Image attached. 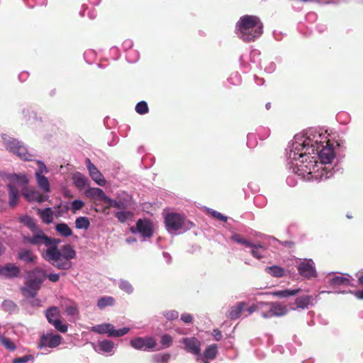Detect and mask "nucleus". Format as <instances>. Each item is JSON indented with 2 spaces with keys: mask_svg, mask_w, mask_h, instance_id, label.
I'll use <instances>...</instances> for the list:
<instances>
[{
  "mask_svg": "<svg viewBox=\"0 0 363 363\" xmlns=\"http://www.w3.org/2000/svg\"><path fill=\"white\" fill-rule=\"evenodd\" d=\"M43 257L51 265L60 270H69L72 267V259L76 257V251L71 245H64L60 249L58 245L60 239L49 237Z\"/></svg>",
  "mask_w": 363,
  "mask_h": 363,
  "instance_id": "obj_2",
  "label": "nucleus"
},
{
  "mask_svg": "<svg viewBox=\"0 0 363 363\" xmlns=\"http://www.w3.org/2000/svg\"><path fill=\"white\" fill-rule=\"evenodd\" d=\"M45 316L49 323L52 324L57 330L62 333L67 331L68 327L66 324L62 323L60 311L57 307L49 308L45 312Z\"/></svg>",
  "mask_w": 363,
  "mask_h": 363,
  "instance_id": "obj_11",
  "label": "nucleus"
},
{
  "mask_svg": "<svg viewBox=\"0 0 363 363\" xmlns=\"http://www.w3.org/2000/svg\"><path fill=\"white\" fill-rule=\"evenodd\" d=\"M84 206V202L82 200L75 199L72 202V212L74 213L77 211L82 209Z\"/></svg>",
  "mask_w": 363,
  "mask_h": 363,
  "instance_id": "obj_52",
  "label": "nucleus"
},
{
  "mask_svg": "<svg viewBox=\"0 0 363 363\" xmlns=\"http://www.w3.org/2000/svg\"><path fill=\"white\" fill-rule=\"evenodd\" d=\"M236 34L245 42L255 41L262 33V23L255 16L245 15L236 23Z\"/></svg>",
  "mask_w": 363,
  "mask_h": 363,
  "instance_id": "obj_3",
  "label": "nucleus"
},
{
  "mask_svg": "<svg viewBox=\"0 0 363 363\" xmlns=\"http://www.w3.org/2000/svg\"><path fill=\"white\" fill-rule=\"evenodd\" d=\"M245 303L244 302H240L236 306L230 307L227 313V317L231 320H235L238 318L241 313L242 312Z\"/></svg>",
  "mask_w": 363,
  "mask_h": 363,
  "instance_id": "obj_28",
  "label": "nucleus"
},
{
  "mask_svg": "<svg viewBox=\"0 0 363 363\" xmlns=\"http://www.w3.org/2000/svg\"><path fill=\"white\" fill-rule=\"evenodd\" d=\"M167 231L172 235L183 234L192 229L195 224L182 213L169 212L164 216Z\"/></svg>",
  "mask_w": 363,
  "mask_h": 363,
  "instance_id": "obj_4",
  "label": "nucleus"
},
{
  "mask_svg": "<svg viewBox=\"0 0 363 363\" xmlns=\"http://www.w3.org/2000/svg\"><path fill=\"white\" fill-rule=\"evenodd\" d=\"M62 340V337L52 333L43 334L38 342V347L43 349L45 347L55 348L59 346Z\"/></svg>",
  "mask_w": 363,
  "mask_h": 363,
  "instance_id": "obj_12",
  "label": "nucleus"
},
{
  "mask_svg": "<svg viewBox=\"0 0 363 363\" xmlns=\"http://www.w3.org/2000/svg\"><path fill=\"white\" fill-rule=\"evenodd\" d=\"M18 257L20 259L27 262L31 263L35 259V256L29 250H23L18 253Z\"/></svg>",
  "mask_w": 363,
  "mask_h": 363,
  "instance_id": "obj_38",
  "label": "nucleus"
},
{
  "mask_svg": "<svg viewBox=\"0 0 363 363\" xmlns=\"http://www.w3.org/2000/svg\"><path fill=\"white\" fill-rule=\"evenodd\" d=\"M55 230L57 233L64 237H69L72 234L71 228L68 226L67 224L64 223L57 224L55 226Z\"/></svg>",
  "mask_w": 363,
  "mask_h": 363,
  "instance_id": "obj_34",
  "label": "nucleus"
},
{
  "mask_svg": "<svg viewBox=\"0 0 363 363\" xmlns=\"http://www.w3.org/2000/svg\"><path fill=\"white\" fill-rule=\"evenodd\" d=\"M1 138L5 148L21 160L31 161L35 157V155L28 150L26 146L16 138L6 134H2Z\"/></svg>",
  "mask_w": 363,
  "mask_h": 363,
  "instance_id": "obj_6",
  "label": "nucleus"
},
{
  "mask_svg": "<svg viewBox=\"0 0 363 363\" xmlns=\"http://www.w3.org/2000/svg\"><path fill=\"white\" fill-rule=\"evenodd\" d=\"M90 226V221L87 217L80 216L75 220V227L77 229L87 230Z\"/></svg>",
  "mask_w": 363,
  "mask_h": 363,
  "instance_id": "obj_35",
  "label": "nucleus"
},
{
  "mask_svg": "<svg viewBox=\"0 0 363 363\" xmlns=\"http://www.w3.org/2000/svg\"><path fill=\"white\" fill-rule=\"evenodd\" d=\"M91 330L98 334H107L108 337H118L127 334L130 331V328L124 327L116 330L111 323H102L93 326Z\"/></svg>",
  "mask_w": 363,
  "mask_h": 363,
  "instance_id": "obj_8",
  "label": "nucleus"
},
{
  "mask_svg": "<svg viewBox=\"0 0 363 363\" xmlns=\"http://www.w3.org/2000/svg\"><path fill=\"white\" fill-rule=\"evenodd\" d=\"M130 345L132 347L138 350H142L145 352H152L155 351L157 343L156 340L150 336L144 337H135L130 340Z\"/></svg>",
  "mask_w": 363,
  "mask_h": 363,
  "instance_id": "obj_9",
  "label": "nucleus"
},
{
  "mask_svg": "<svg viewBox=\"0 0 363 363\" xmlns=\"http://www.w3.org/2000/svg\"><path fill=\"white\" fill-rule=\"evenodd\" d=\"M72 179L74 185L79 189L85 187L89 184L88 179L79 172L73 174Z\"/></svg>",
  "mask_w": 363,
  "mask_h": 363,
  "instance_id": "obj_30",
  "label": "nucleus"
},
{
  "mask_svg": "<svg viewBox=\"0 0 363 363\" xmlns=\"http://www.w3.org/2000/svg\"><path fill=\"white\" fill-rule=\"evenodd\" d=\"M265 272L272 277L277 278L282 277L285 274L284 269L277 265H272L266 267Z\"/></svg>",
  "mask_w": 363,
  "mask_h": 363,
  "instance_id": "obj_31",
  "label": "nucleus"
},
{
  "mask_svg": "<svg viewBox=\"0 0 363 363\" xmlns=\"http://www.w3.org/2000/svg\"><path fill=\"white\" fill-rule=\"evenodd\" d=\"M172 344V337L169 335H163L160 337V349L168 348Z\"/></svg>",
  "mask_w": 363,
  "mask_h": 363,
  "instance_id": "obj_43",
  "label": "nucleus"
},
{
  "mask_svg": "<svg viewBox=\"0 0 363 363\" xmlns=\"http://www.w3.org/2000/svg\"><path fill=\"white\" fill-rule=\"evenodd\" d=\"M328 130L310 128L296 134L286 149V167L289 172L306 182H321L332 177L330 164L335 158L334 143L328 138Z\"/></svg>",
  "mask_w": 363,
  "mask_h": 363,
  "instance_id": "obj_1",
  "label": "nucleus"
},
{
  "mask_svg": "<svg viewBox=\"0 0 363 363\" xmlns=\"http://www.w3.org/2000/svg\"><path fill=\"white\" fill-rule=\"evenodd\" d=\"M115 304V299L112 296H102L97 301V307L103 310L108 306H113Z\"/></svg>",
  "mask_w": 363,
  "mask_h": 363,
  "instance_id": "obj_33",
  "label": "nucleus"
},
{
  "mask_svg": "<svg viewBox=\"0 0 363 363\" xmlns=\"http://www.w3.org/2000/svg\"><path fill=\"white\" fill-rule=\"evenodd\" d=\"M36 183L38 186L45 193H48L50 191V184L48 181V179L44 175L42 176H35Z\"/></svg>",
  "mask_w": 363,
  "mask_h": 363,
  "instance_id": "obj_32",
  "label": "nucleus"
},
{
  "mask_svg": "<svg viewBox=\"0 0 363 363\" xmlns=\"http://www.w3.org/2000/svg\"><path fill=\"white\" fill-rule=\"evenodd\" d=\"M2 307L5 311L13 312L16 308V305L15 303L11 300H5L2 303Z\"/></svg>",
  "mask_w": 363,
  "mask_h": 363,
  "instance_id": "obj_50",
  "label": "nucleus"
},
{
  "mask_svg": "<svg viewBox=\"0 0 363 363\" xmlns=\"http://www.w3.org/2000/svg\"><path fill=\"white\" fill-rule=\"evenodd\" d=\"M354 296L359 299H363V290H358L354 292Z\"/></svg>",
  "mask_w": 363,
  "mask_h": 363,
  "instance_id": "obj_64",
  "label": "nucleus"
},
{
  "mask_svg": "<svg viewBox=\"0 0 363 363\" xmlns=\"http://www.w3.org/2000/svg\"><path fill=\"white\" fill-rule=\"evenodd\" d=\"M32 235H25L23 238L25 243H28L33 245H44L46 246L47 242H48L49 237L45 235L42 229L39 227L32 230Z\"/></svg>",
  "mask_w": 363,
  "mask_h": 363,
  "instance_id": "obj_13",
  "label": "nucleus"
},
{
  "mask_svg": "<svg viewBox=\"0 0 363 363\" xmlns=\"http://www.w3.org/2000/svg\"><path fill=\"white\" fill-rule=\"evenodd\" d=\"M208 211L209 212V213L211 214V216L213 217H214L216 218H218V219H219V220H220L222 221L225 222L228 220V217L224 216V215H223L220 212H218V211H216L215 210L210 209V208L208 209Z\"/></svg>",
  "mask_w": 363,
  "mask_h": 363,
  "instance_id": "obj_53",
  "label": "nucleus"
},
{
  "mask_svg": "<svg viewBox=\"0 0 363 363\" xmlns=\"http://www.w3.org/2000/svg\"><path fill=\"white\" fill-rule=\"evenodd\" d=\"M104 202L107 203L110 207L116 208L120 210L124 209L125 208L123 202L110 199L108 196L106 197Z\"/></svg>",
  "mask_w": 363,
  "mask_h": 363,
  "instance_id": "obj_40",
  "label": "nucleus"
},
{
  "mask_svg": "<svg viewBox=\"0 0 363 363\" xmlns=\"http://www.w3.org/2000/svg\"><path fill=\"white\" fill-rule=\"evenodd\" d=\"M45 277L46 274L42 269L35 268L30 272L28 274L26 286L21 289L24 296L33 298Z\"/></svg>",
  "mask_w": 363,
  "mask_h": 363,
  "instance_id": "obj_7",
  "label": "nucleus"
},
{
  "mask_svg": "<svg viewBox=\"0 0 363 363\" xmlns=\"http://www.w3.org/2000/svg\"><path fill=\"white\" fill-rule=\"evenodd\" d=\"M0 343L9 351H14L16 349V345L11 340V339L4 336L0 335Z\"/></svg>",
  "mask_w": 363,
  "mask_h": 363,
  "instance_id": "obj_37",
  "label": "nucleus"
},
{
  "mask_svg": "<svg viewBox=\"0 0 363 363\" xmlns=\"http://www.w3.org/2000/svg\"><path fill=\"white\" fill-rule=\"evenodd\" d=\"M37 164H38V168L35 172V177L42 176L43 175V174L48 173L49 170L43 162L40 160H37Z\"/></svg>",
  "mask_w": 363,
  "mask_h": 363,
  "instance_id": "obj_46",
  "label": "nucleus"
},
{
  "mask_svg": "<svg viewBox=\"0 0 363 363\" xmlns=\"http://www.w3.org/2000/svg\"><path fill=\"white\" fill-rule=\"evenodd\" d=\"M34 357L31 354H26L23 357H16L13 359V363H26L29 361H33Z\"/></svg>",
  "mask_w": 363,
  "mask_h": 363,
  "instance_id": "obj_51",
  "label": "nucleus"
},
{
  "mask_svg": "<svg viewBox=\"0 0 363 363\" xmlns=\"http://www.w3.org/2000/svg\"><path fill=\"white\" fill-rule=\"evenodd\" d=\"M85 194L87 197L99 201L104 202L107 196L104 191L99 188L90 187L86 190Z\"/></svg>",
  "mask_w": 363,
  "mask_h": 363,
  "instance_id": "obj_24",
  "label": "nucleus"
},
{
  "mask_svg": "<svg viewBox=\"0 0 363 363\" xmlns=\"http://www.w3.org/2000/svg\"><path fill=\"white\" fill-rule=\"evenodd\" d=\"M296 180L292 177L289 176L286 178V183L290 186H294L296 184Z\"/></svg>",
  "mask_w": 363,
  "mask_h": 363,
  "instance_id": "obj_60",
  "label": "nucleus"
},
{
  "mask_svg": "<svg viewBox=\"0 0 363 363\" xmlns=\"http://www.w3.org/2000/svg\"><path fill=\"white\" fill-rule=\"evenodd\" d=\"M212 335L216 341L220 340L223 337L221 332L218 329L213 330Z\"/></svg>",
  "mask_w": 363,
  "mask_h": 363,
  "instance_id": "obj_59",
  "label": "nucleus"
},
{
  "mask_svg": "<svg viewBox=\"0 0 363 363\" xmlns=\"http://www.w3.org/2000/svg\"><path fill=\"white\" fill-rule=\"evenodd\" d=\"M181 320L184 323L190 324L193 322V317L189 313H184L181 315Z\"/></svg>",
  "mask_w": 363,
  "mask_h": 363,
  "instance_id": "obj_57",
  "label": "nucleus"
},
{
  "mask_svg": "<svg viewBox=\"0 0 363 363\" xmlns=\"http://www.w3.org/2000/svg\"><path fill=\"white\" fill-rule=\"evenodd\" d=\"M22 113H23L24 118L26 121L37 120L36 113H35V111H33L30 108H24L22 111Z\"/></svg>",
  "mask_w": 363,
  "mask_h": 363,
  "instance_id": "obj_47",
  "label": "nucleus"
},
{
  "mask_svg": "<svg viewBox=\"0 0 363 363\" xmlns=\"http://www.w3.org/2000/svg\"><path fill=\"white\" fill-rule=\"evenodd\" d=\"M37 213L44 223L50 224L53 222L54 213L51 208H38Z\"/></svg>",
  "mask_w": 363,
  "mask_h": 363,
  "instance_id": "obj_27",
  "label": "nucleus"
},
{
  "mask_svg": "<svg viewBox=\"0 0 363 363\" xmlns=\"http://www.w3.org/2000/svg\"><path fill=\"white\" fill-rule=\"evenodd\" d=\"M315 303V299L313 296L308 294H302L298 296L296 298L294 301V305L296 306V308L292 307V309L305 310L309 308L311 306H313Z\"/></svg>",
  "mask_w": 363,
  "mask_h": 363,
  "instance_id": "obj_19",
  "label": "nucleus"
},
{
  "mask_svg": "<svg viewBox=\"0 0 363 363\" xmlns=\"http://www.w3.org/2000/svg\"><path fill=\"white\" fill-rule=\"evenodd\" d=\"M164 317L168 320H176L179 318V312L174 310L163 312Z\"/></svg>",
  "mask_w": 363,
  "mask_h": 363,
  "instance_id": "obj_49",
  "label": "nucleus"
},
{
  "mask_svg": "<svg viewBox=\"0 0 363 363\" xmlns=\"http://www.w3.org/2000/svg\"><path fill=\"white\" fill-rule=\"evenodd\" d=\"M115 216L121 223H125L133 217V213L130 211H121L116 212Z\"/></svg>",
  "mask_w": 363,
  "mask_h": 363,
  "instance_id": "obj_39",
  "label": "nucleus"
},
{
  "mask_svg": "<svg viewBox=\"0 0 363 363\" xmlns=\"http://www.w3.org/2000/svg\"><path fill=\"white\" fill-rule=\"evenodd\" d=\"M353 279L352 277L347 274H341L340 275H335L332 278H330L328 280V283L330 286L335 288L340 286H353L352 284Z\"/></svg>",
  "mask_w": 363,
  "mask_h": 363,
  "instance_id": "obj_20",
  "label": "nucleus"
},
{
  "mask_svg": "<svg viewBox=\"0 0 363 363\" xmlns=\"http://www.w3.org/2000/svg\"><path fill=\"white\" fill-rule=\"evenodd\" d=\"M230 239L234 241L235 242L238 243V244H240V245H244L245 247H250V246H252V242H250V240L242 238L240 235L238 234V233H234Z\"/></svg>",
  "mask_w": 363,
  "mask_h": 363,
  "instance_id": "obj_36",
  "label": "nucleus"
},
{
  "mask_svg": "<svg viewBox=\"0 0 363 363\" xmlns=\"http://www.w3.org/2000/svg\"><path fill=\"white\" fill-rule=\"evenodd\" d=\"M20 272L19 267L12 263L0 265V276L5 279H11L16 278L19 276Z\"/></svg>",
  "mask_w": 363,
  "mask_h": 363,
  "instance_id": "obj_22",
  "label": "nucleus"
},
{
  "mask_svg": "<svg viewBox=\"0 0 363 363\" xmlns=\"http://www.w3.org/2000/svg\"><path fill=\"white\" fill-rule=\"evenodd\" d=\"M130 231L133 233H138L144 238H150L152 235L153 230L152 223L147 220H138L135 227H131Z\"/></svg>",
  "mask_w": 363,
  "mask_h": 363,
  "instance_id": "obj_17",
  "label": "nucleus"
},
{
  "mask_svg": "<svg viewBox=\"0 0 363 363\" xmlns=\"http://www.w3.org/2000/svg\"><path fill=\"white\" fill-rule=\"evenodd\" d=\"M135 111L140 115H144L148 113L149 108L147 104L145 101L138 102L135 106Z\"/></svg>",
  "mask_w": 363,
  "mask_h": 363,
  "instance_id": "obj_41",
  "label": "nucleus"
},
{
  "mask_svg": "<svg viewBox=\"0 0 363 363\" xmlns=\"http://www.w3.org/2000/svg\"><path fill=\"white\" fill-rule=\"evenodd\" d=\"M255 303V305H257V310L262 311V312H266L270 306L269 302L256 301Z\"/></svg>",
  "mask_w": 363,
  "mask_h": 363,
  "instance_id": "obj_55",
  "label": "nucleus"
},
{
  "mask_svg": "<svg viewBox=\"0 0 363 363\" xmlns=\"http://www.w3.org/2000/svg\"><path fill=\"white\" fill-rule=\"evenodd\" d=\"M228 81L233 85H238L241 82L240 75L238 72L233 73L228 78Z\"/></svg>",
  "mask_w": 363,
  "mask_h": 363,
  "instance_id": "obj_54",
  "label": "nucleus"
},
{
  "mask_svg": "<svg viewBox=\"0 0 363 363\" xmlns=\"http://www.w3.org/2000/svg\"><path fill=\"white\" fill-rule=\"evenodd\" d=\"M21 220L31 231L38 228L34 220L28 216L23 217Z\"/></svg>",
  "mask_w": 363,
  "mask_h": 363,
  "instance_id": "obj_45",
  "label": "nucleus"
},
{
  "mask_svg": "<svg viewBox=\"0 0 363 363\" xmlns=\"http://www.w3.org/2000/svg\"><path fill=\"white\" fill-rule=\"evenodd\" d=\"M181 342L184 345V349L189 353L195 356V360L197 361V357L201 351V342L195 337H184L182 338Z\"/></svg>",
  "mask_w": 363,
  "mask_h": 363,
  "instance_id": "obj_15",
  "label": "nucleus"
},
{
  "mask_svg": "<svg viewBox=\"0 0 363 363\" xmlns=\"http://www.w3.org/2000/svg\"><path fill=\"white\" fill-rule=\"evenodd\" d=\"M119 288L126 292L128 294H130L133 292V287L131 284L126 280H121L118 284Z\"/></svg>",
  "mask_w": 363,
  "mask_h": 363,
  "instance_id": "obj_44",
  "label": "nucleus"
},
{
  "mask_svg": "<svg viewBox=\"0 0 363 363\" xmlns=\"http://www.w3.org/2000/svg\"><path fill=\"white\" fill-rule=\"evenodd\" d=\"M218 354V346L216 344H211L206 347L204 352H200L197 357V363H210L214 359Z\"/></svg>",
  "mask_w": 363,
  "mask_h": 363,
  "instance_id": "obj_18",
  "label": "nucleus"
},
{
  "mask_svg": "<svg viewBox=\"0 0 363 363\" xmlns=\"http://www.w3.org/2000/svg\"><path fill=\"white\" fill-rule=\"evenodd\" d=\"M114 343L110 340H99L97 343V348L95 350L98 352L113 354Z\"/></svg>",
  "mask_w": 363,
  "mask_h": 363,
  "instance_id": "obj_25",
  "label": "nucleus"
},
{
  "mask_svg": "<svg viewBox=\"0 0 363 363\" xmlns=\"http://www.w3.org/2000/svg\"><path fill=\"white\" fill-rule=\"evenodd\" d=\"M125 57L130 63L136 62L139 59V52L135 50L130 49L127 51Z\"/></svg>",
  "mask_w": 363,
  "mask_h": 363,
  "instance_id": "obj_42",
  "label": "nucleus"
},
{
  "mask_svg": "<svg viewBox=\"0 0 363 363\" xmlns=\"http://www.w3.org/2000/svg\"><path fill=\"white\" fill-rule=\"evenodd\" d=\"M252 248L250 253L252 256L257 259H261L264 257V252L266 251V247L260 243L255 244L250 246Z\"/></svg>",
  "mask_w": 363,
  "mask_h": 363,
  "instance_id": "obj_29",
  "label": "nucleus"
},
{
  "mask_svg": "<svg viewBox=\"0 0 363 363\" xmlns=\"http://www.w3.org/2000/svg\"><path fill=\"white\" fill-rule=\"evenodd\" d=\"M65 312L69 316H75L78 315L79 310L76 303H72L70 306L66 307Z\"/></svg>",
  "mask_w": 363,
  "mask_h": 363,
  "instance_id": "obj_48",
  "label": "nucleus"
},
{
  "mask_svg": "<svg viewBox=\"0 0 363 363\" xmlns=\"http://www.w3.org/2000/svg\"><path fill=\"white\" fill-rule=\"evenodd\" d=\"M2 177L9 181V183L7 184L9 197V203L13 207L16 205L20 196L19 186H23L28 184V177L26 174H4Z\"/></svg>",
  "mask_w": 363,
  "mask_h": 363,
  "instance_id": "obj_5",
  "label": "nucleus"
},
{
  "mask_svg": "<svg viewBox=\"0 0 363 363\" xmlns=\"http://www.w3.org/2000/svg\"><path fill=\"white\" fill-rule=\"evenodd\" d=\"M260 55V51L257 49L252 50L250 53L242 54L240 57V64L243 71L247 72L252 69L250 63H245V60H250L256 67L262 68Z\"/></svg>",
  "mask_w": 363,
  "mask_h": 363,
  "instance_id": "obj_10",
  "label": "nucleus"
},
{
  "mask_svg": "<svg viewBox=\"0 0 363 363\" xmlns=\"http://www.w3.org/2000/svg\"><path fill=\"white\" fill-rule=\"evenodd\" d=\"M297 269L298 273L305 278L311 279L317 276L315 263L311 259L301 261L297 266Z\"/></svg>",
  "mask_w": 363,
  "mask_h": 363,
  "instance_id": "obj_14",
  "label": "nucleus"
},
{
  "mask_svg": "<svg viewBox=\"0 0 363 363\" xmlns=\"http://www.w3.org/2000/svg\"><path fill=\"white\" fill-rule=\"evenodd\" d=\"M46 277H48V279L52 282H57L60 279V274L57 273H51L46 274Z\"/></svg>",
  "mask_w": 363,
  "mask_h": 363,
  "instance_id": "obj_58",
  "label": "nucleus"
},
{
  "mask_svg": "<svg viewBox=\"0 0 363 363\" xmlns=\"http://www.w3.org/2000/svg\"><path fill=\"white\" fill-rule=\"evenodd\" d=\"M270 306L266 312H262V316L264 318L272 316H282L287 313V308L278 303H270Z\"/></svg>",
  "mask_w": 363,
  "mask_h": 363,
  "instance_id": "obj_21",
  "label": "nucleus"
},
{
  "mask_svg": "<svg viewBox=\"0 0 363 363\" xmlns=\"http://www.w3.org/2000/svg\"><path fill=\"white\" fill-rule=\"evenodd\" d=\"M170 358V354L169 353H164L160 354V363L167 362Z\"/></svg>",
  "mask_w": 363,
  "mask_h": 363,
  "instance_id": "obj_61",
  "label": "nucleus"
},
{
  "mask_svg": "<svg viewBox=\"0 0 363 363\" xmlns=\"http://www.w3.org/2000/svg\"><path fill=\"white\" fill-rule=\"evenodd\" d=\"M162 255H163V258H164V261L166 262V263L169 264L172 260L171 255L167 252H163Z\"/></svg>",
  "mask_w": 363,
  "mask_h": 363,
  "instance_id": "obj_62",
  "label": "nucleus"
},
{
  "mask_svg": "<svg viewBox=\"0 0 363 363\" xmlns=\"http://www.w3.org/2000/svg\"><path fill=\"white\" fill-rule=\"evenodd\" d=\"M264 69L267 73H272L276 69V64L274 62L265 63Z\"/></svg>",
  "mask_w": 363,
  "mask_h": 363,
  "instance_id": "obj_56",
  "label": "nucleus"
},
{
  "mask_svg": "<svg viewBox=\"0 0 363 363\" xmlns=\"http://www.w3.org/2000/svg\"><path fill=\"white\" fill-rule=\"evenodd\" d=\"M86 167L89 170L91 178L99 186H104L106 180L102 174L99 171L96 167L91 163L89 158L86 160Z\"/></svg>",
  "mask_w": 363,
  "mask_h": 363,
  "instance_id": "obj_23",
  "label": "nucleus"
},
{
  "mask_svg": "<svg viewBox=\"0 0 363 363\" xmlns=\"http://www.w3.org/2000/svg\"><path fill=\"white\" fill-rule=\"evenodd\" d=\"M21 193L23 196L29 202L35 201L38 203H42L46 201L48 198V196L42 195L35 187L28 186L26 185L23 186Z\"/></svg>",
  "mask_w": 363,
  "mask_h": 363,
  "instance_id": "obj_16",
  "label": "nucleus"
},
{
  "mask_svg": "<svg viewBox=\"0 0 363 363\" xmlns=\"http://www.w3.org/2000/svg\"><path fill=\"white\" fill-rule=\"evenodd\" d=\"M356 277L358 279L359 284L363 286V271L357 272Z\"/></svg>",
  "mask_w": 363,
  "mask_h": 363,
  "instance_id": "obj_63",
  "label": "nucleus"
},
{
  "mask_svg": "<svg viewBox=\"0 0 363 363\" xmlns=\"http://www.w3.org/2000/svg\"><path fill=\"white\" fill-rule=\"evenodd\" d=\"M300 289H284L281 291H277L272 293H259V296H269L272 295L274 296H277L279 298H286L291 296H295L298 294L300 291Z\"/></svg>",
  "mask_w": 363,
  "mask_h": 363,
  "instance_id": "obj_26",
  "label": "nucleus"
}]
</instances>
